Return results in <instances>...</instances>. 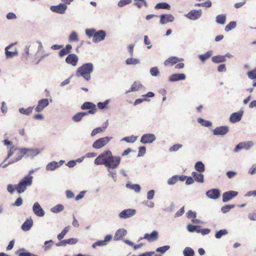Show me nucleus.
<instances>
[{"label":"nucleus","mask_w":256,"mask_h":256,"mask_svg":"<svg viewBox=\"0 0 256 256\" xmlns=\"http://www.w3.org/2000/svg\"><path fill=\"white\" fill-rule=\"evenodd\" d=\"M81 109L82 110H89L88 112H80L77 113L72 117V120L75 122H80L82 118L88 114H94L97 110L96 106L91 102H85L81 106Z\"/></svg>","instance_id":"obj_1"},{"label":"nucleus","mask_w":256,"mask_h":256,"mask_svg":"<svg viewBox=\"0 0 256 256\" xmlns=\"http://www.w3.org/2000/svg\"><path fill=\"white\" fill-rule=\"evenodd\" d=\"M94 70V65L92 63H86L78 68L76 72L77 77H82L85 80L88 81L91 78L90 74Z\"/></svg>","instance_id":"obj_2"},{"label":"nucleus","mask_w":256,"mask_h":256,"mask_svg":"<svg viewBox=\"0 0 256 256\" xmlns=\"http://www.w3.org/2000/svg\"><path fill=\"white\" fill-rule=\"evenodd\" d=\"M32 173V171L30 172L28 176H24L17 185H16L15 189L18 193L24 192L28 186L32 185L33 178L30 174Z\"/></svg>","instance_id":"obj_3"},{"label":"nucleus","mask_w":256,"mask_h":256,"mask_svg":"<svg viewBox=\"0 0 256 256\" xmlns=\"http://www.w3.org/2000/svg\"><path fill=\"white\" fill-rule=\"evenodd\" d=\"M86 34L89 38H93V42H97L104 40L106 36V33L104 30H100L98 32L95 29H87Z\"/></svg>","instance_id":"obj_4"},{"label":"nucleus","mask_w":256,"mask_h":256,"mask_svg":"<svg viewBox=\"0 0 256 256\" xmlns=\"http://www.w3.org/2000/svg\"><path fill=\"white\" fill-rule=\"evenodd\" d=\"M112 154L110 150H104L95 159L94 164L96 165H104L106 167Z\"/></svg>","instance_id":"obj_5"},{"label":"nucleus","mask_w":256,"mask_h":256,"mask_svg":"<svg viewBox=\"0 0 256 256\" xmlns=\"http://www.w3.org/2000/svg\"><path fill=\"white\" fill-rule=\"evenodd\" d=\"M13 154H16L17 156L15 159L12 162H10L8 164H12V162H16L20 160L24 156H25L24 148H14V146L10 148L8 154L6 159L10 158Z\"/></svg>","instance_id":"obj_6"},{"label":"nucleus","mask_w":256,"mask_h":256,"mask_svg":"<svg viewBox=\"0 0 256 256\" xmlns=\"http://www.w3.org/2000/svg\"><path fill=\"white\" fill-rule=\"evenodd\" d=\"M112 138L111 136L102 138L96 140L92 144V148L95 149H100L106 145Z\"/></svg>","instance_id":"obj_7"},{"label":"nucleus","mask_w":256,"mask_h":256,"mask_svg":"<svg viewBox=\"0 0 256 256\" xmlns=\"http://www.w3.org/2000/svg\"><path fill=\"white\" fill-rule=\"evenodd\" d=\"M121 161V158L120 156H114L112 154L108 160L106 168L114 169L118 167Z\"/></svg>","instance_id":"obj_8"},{"label":"nucleus","mask_w":256,"mask_h":256,"mask_svg":"<svg viewBox=\"0 0 256 256\" xmlns=\"http://www.w3.org/2000/svg\"><path fill=\"white\" fill-rule=\"evenodd\" d=\"M67 8V6L64 4H60L57 6H52L50 7V10L54 12L63 14L65 12Z\"/></svg>","instance_id":"obj_9"},{"label":"nucleus","mask_w":256,"mask_h":256,"mask_svg":"<svg viewBox=\"0 0 256 256\" xmlns=\"http://www.w3.org/2000/svg\"><path fill=\"white\" fill-rule=\"evenodd\" d=\"M78 56L74 54H69L66 58V63L73 66H76L78 64Z\"/></svg>","instance_id":"obj_10"},{"label":"nucleus","mask_w":256,"mask_h":256,"mask_svg":"<svg viewBox=\"0 0 256 256\" xmlns=\"http://www.w3.org/2000/svg\"><path fill=\"white\" fill-rule=\"evenodd\" d=\"M252 145L253 143L252 142H240L236 146L234 152H238L239 150L242 149L248 150Z\"/></svg>","instance_id":"obj_11"},{"label":"nucleus","mask_w":256,"mask_h":256,"mask_svg":"<svg viewBox=\"0 0 256 256\" xmlns=\"http://www.w3.org/2000/svg\"><path fill=\"white\" fill-rule=\"evenodd\" d=\"M238 194V192L236 191L230 190L224 192L222 194V201L224 202H228L232 198L236 197Z\"/></svg>","instance_id":"obj_12"},{"label":"nucleus","mask_w":256,"mask_h":256,"mask_svg":"<svg viewBox=\"0 0 256 256\" xmlns=\"http://www.w3.org/2000/svg\"><path fill=\"white\" fill-rule=\"evenodd\" d=\"M202 15L201 10H192L186 16L192 20H196L200 17Z\"/></svg>","instance_id":"obj_13"},{"label":"nucleus","mask_w":256,"mask_h":256,"mask_svg":"<svg viewBox=\"0 0 256 256\" xmlns=\"http://www.w3.org/2000/svg\"><path fill=\"white\" fill-rule=\"evenodd\" d=\"M136 210L134 209L124 210L120 212L119 216L122 218H127L134 215Z\"/></svg>","instance_id":"obj_14"},{"label":"nucleus","mask_w":256,"mask_h":256,"mask_svg":"<svg viewBox=\"0 0 256 256\" xmlns=\"http://www.w3.org/2000/svg\"><path fill=\"white\" fill-rule=\"evenodd\" d=\"M32 210L34 214L38 216H43L44 215V212L40 206V204L36 202L32 207Z\"/></svg>","instance_id":"obj_15"},{"label":"nucleus","mask_w":256,"mask_h":256,"mask_svg":"<svg viewBox=\"0 0 256 256\" xmlns=\"http://www.w3.org/2000/svg\"><path fill=\"white\" fill-rule=\"evenodd\" d=\"M156 140L154 134H144L140 139V142L143 144L152 143Z\"/></svg>","instance_id":"obj_16"},{"label":"nucleus","mask_w":256,"mask_h":256,"mask_svg":"<svg viewBox=\"0 0 256 256\" xmlns=\"http://www.w3.org/2000/svg\"><path fill=\"white\" fill-rule=\"evenodd\" d=\"M182 60L176 56H171L164 61V64L166 66H172Z\"/></svg>","instance_id":"obj_17"},{"label":"nucleus","mask_w":256,"mask_h":256,"mask_svg":"<svg viewBox=\"0 0 256 256\" xmlns=\"http://www.w3.org/2000/svg\"><path fill=\"white\" fill-rule=\"evenodd\" d=\"M49 104L48 100L47 98H43L40 100L38 102V104L35 108L36 112L42 111L44 108L47 106Z\"/></svg>","instance_id":"obj_18"},{"label":"nucleus","mask_w":256,"mask_h":256,"mask_svg":"<svg viewBox=\"0 0 256 256\" xmlns=\"http://www.w3.org/2000/svg\"><path fill=\"white\" fill-rule=\"evenodd\" d=\"M112 238V236L110 234L106 235L103 240H98L92 244V248H95L97 246H103L107 244Z\"/></svg>","instance_id":"obj_19"},{"label":"nucleus","mask_w":256,"mask_h":256,"mask_svg":"<svg viewBox=\"0 0 256 256\" xmlns=\"http://www.w3.org/2000/svg\"><path fill=\"white\" fill-rule=\"evenodd\" d=\"M228 126H221L216 127L213 130L214 135H224L228 131Z\"/></svg>","instance_id":"obj_20"},{"label":"nucleus","mask_w":256,"mask_h":256,"mask_svg":"<svg viewBox=\"0 0 256 256\" xmlns=\"http://www.w3.org/2000/svg\"><path fill=\"white\" fill-rule=\"evenodd\" d=\"M144 238L148 242H151L156 240L158 238V232L156 230H154L150 234H146L140 240Z\"/></svg>","instance_id":"obj_21"},{"label":"nucleus","mask_w":256,"mask_h":256,"mask_svg":"<svg viewBox=\"0 0 256 256\" xmlns=\"http://www.w3.org/2000/svg\"><path fill=\"white\" fill-rule=\"evenodd\" d=\"M160 18V22L162 24H166L169 22H172L174 19V16L171 14H162Z\"/></svg>","instance_id":"obj_22"},{"label":"nucleus","mask_w":256,"mask_h":256,"mask_svg":"<svg viewBox=\"0 0 256 256\" xmlns=\"http://www.w3.org/2000/svg\"><path fill=\"white\" fill-rule=\"evenodd\" d=\"M243 112H238L232 114L230 118V120L232 123L239 122L242 118Z\"/></svg>","instance_id":"obj_23"},{"label":"nucleus","mask_w":256,"mask_h":256,"mask_svg":"<svg viewBox=\"0 0 256 256\" xmlns=\"http://www.w3.org/2000/svg\"><path fill=\"white\" fill-rule=\"evenodd\" d=\"M206 195L212 199H216L220 196V192L218 189H212L206 192Z\"/></svg>","instance_id":"obj_24"},{"label":"nucleus","mask_w":256,"mask_h":256,"mask_svg":"<svg viewBox=\"0 0 256 256\" xmlns=\"http://www.w3.org/2000/svg\"><path fill=\"white\" fill-rule=\"evenodd\" d=\"M186 76L184 74H174L171 75L168 78L170 82H176L185 80Z\"/></svg>","instance_id":"obj_25"},{"label":"nucleus","mask_w":256,"mask_h":256,"mask_svg":"<svg viewBox=\"0 0 256 256\" xmlns=\"http://www.w3.org/2000/svg\"><path fill=\"white\" fill-rule=\"evenodd\" d=\"M108 125V121H106L104 125L102 127L97 128L95 129H94L91 132V136H94L96 134L98 133L102 132L105 130L107 128Z\"/></svg>","instance_id":"obj_26"},{"label":"nucleus","mask_w":256,"mask_h":256,"mask_svg":"<svg viewBox=\"0 0 256 256\" xmlns=\"http://www.w3.org/2000/svg\"><path fill=\"white\" fill-rule=\"evenodd\" d=\"M72 49V46L70 44L66 45L64 48L62 49L58 52V56L60 58H62L64 56L69 54Z\"/></svg>","instance_id":"obj_27"},{"label":"nucleus","mask_w":256,"mask_h":256,"mask_svg":"<svg viewBox=\"0 0 256 256\" xmlns=\"http://www.w3.org/2000/svg\"><path fill=\"white\" fill-rule=\"evenodd\" d=\"M78 242V239L76 238H70L67 240H62L60 242L57 246H66V244H76Z\"/></svg>","instance_id":"obj_28"},{"label":"nucleus","mask_w":256,"mask_h":256,"mask_svg":"<svg viewBox=\"0 0 256 256\" xmlns=\"http://www.w3.org/2000/svg\"><path fill=\"white\" fill-rule=\"evenodd\" d=\"M32 225V219L27 220L22 224L21 228L24 231H28L30 229Z\"/></svg>","instance_id":"obj_29"},{"label":"nucleus","mask_w":256,"mask_h":256,"mask_svg":"<svg viewBox=\"0 0 256 256\" xmlns=\"http://www.w3.org/2000/svg\"><path fill=\"white\" fill-rule=\"evenodd\" d=\"M25 156L27 157H34L39 153L38 149H26L24 148Z\"/></svg>","instance_id":"obj_30"},{"label":"nucleus","mask_w":256,"mask_h":256,"mask_svg":"<svg viewBox=\"0 0 256 256\" xmlns=\"http://www.w3.org/2000/svg\"><path fill=\"white\" fill-rule=\"evenodd\" d=\"M126 234V231L124 229H119L115 234L114 240H119L122 238Z\"/></svg>","instance_id":"obj_31"},{"label":"nucleus","mask_w":256,"mask_h":256,"mask_svg":"<svg viewBox=\"0 0 256 256\" xmlns=\"http://www.w3.org/2000/svg\"><path fill=\"white\" fill-rule=\"evenodd\" d=\"M12 46V44L6 46L5 51H6V56L8 58H11L17 54V52L16 50L14 51H9L8 49Z\"/></svg>","instance_id":"obj_32"},{"label":"nucleus","mask_w":256,"mask_h":256,"mask_svg":"<svg viewBox=\"0 0 256 256\" xmlns=\"http://www.w3.org/2000/svg\"><path fill=\"white\" fill-rule=\"evenodd\" d=\"M142 86V85L139 82H134L132 85L130 89L128 91L126 92V94H128L131 92L137 91L139 90Z\"/></svg>","instance_id":"obj_33"},{"label":"nucleus","mask_w":256,"mask_h":256,"mask_svg":"<svg viewBox=\"0 0 256 256\" xmlns=\"http://www.w3.org/2000/svg\"><path fill=\"white\" fill-rule=\"evenodd\" d=\"M192 176L196 181L199 182H204V175L202 174L194 172L192 173Z\"/></svg>","instance_id":"obj_34"},{"label":"nucleus","mask_w":256,"mask_h":256,"mask_svg":"<svg viewBox=\"0 0 256 256\" xmlns=\"http://www.w3.org/2000/svg\"><path fill=\"white\" fill-rule=\"evenodd\" d=\"M60 164L56 162H50L46 167V170H54L56 168L59 167Z\"/></svg>","instance_id":"obj_35"},{"label":"nucleus","mask_w":256,"mask_h":256,"mask_svg":"<svg viewBox=\"0 0 256 256\" xmlns=\"http://www.w3.org/2000/svg\"><path fill=\"white\" fill-rule=\"evenodd\" d=\"M226 60V58L224 56H216L212 58V61L214 63H220L224 62Z\"/></svg>","instance_id":"obj_36"},{"label":"nucleus","mask_w":256,"mask_h":256,"mask_svg":"<svg viewBox=\"0 0 256 256\" xmlns=\"http://www.w3.org/2000/svg\"><path fill=\"white\" fill-rule=\"evenodd\" d=\"M196 170L199 172L204 171V166L202 162H198L195 164Z\"/></svg>","instance_id":"obj_37"},{"label":"nucleus","mask_w":256,"mask_h":256,"mask_svg":"<svg viewBox=\"0 0 256 256\" xmlns=\"http://www.w3.org/2000/svg\"><path fill=\"white\" fill-rule=\"evenodd\" d=\"M183 254L184 256H194V252L191 248L186 247L184 249Z\"/></svg>","instance_id":"obj_38"},{"label":"nucleus","mask_w":256,"mask_h":256,"mask_svg":"<svg viewBox=\"0 0 256 256\" xmlns=\"http://www.w3.org/2000/svg\"><path fill=\"white\" fill-rule=\"evenodd\" d=\"M226 16L224 14H219L216 17V22L217 23L224 24L226 22Z\"/></svg>","instance_id":"obj_39"},{"label":"nucleus","mask_w":256,"mask_h":256,"mask_svg":"<svg viewBox=\"0 0 256 256\" xmlns=\"http://www.w3.org/2000/svg\"><path fill=\"white\" fill-rule=\"evenodd\" d=\"M170 8V6L166 2L158 3L155 6L156 9L163 8V9L169 10Z\"/></svg>","instance_id":"obj_40"},{"label":"nucleus","mask_w":256,"mask_h":256,"mask_svg":"<svg viewBox=\"0 0 256 256\" xmlns=\"http://www.w3.org/2000/svg\"><path fill=\"white\" fill-rule=\"evenodd\" d=\"M33 107H28V108H20L19 109V112L20 114L26 115H28L32 112Z\"/></svg>","instance_id":"obj_41"},{"label":"nucleus","mask_w":256,"mask_h":256,"mask_svg":"<svg viewBox=\"0 0 256 256\" xmlns=\"http://www.w3.org/2000/svg\"><path fill=\"white\" fill-rule=\"evenodd\" d=\"M134 4L138 8H140L143 5L147 6V3L145 0H134Z\"/></svg>","instance_id":"obj_42"},{"label":"nucleus","mask_w":256,"mask_h":256,"mask_svg":"<svg viewBox=\"0 0 256 256\" xmlns=\"http://www.w3.org/2000/svg\"><path fill=\"white\" fill-rule=\"evenodd\" d=\"M63 209H64L63 206L62 204H58L56 205L54 207H53L51 209V210L52 212H53L54 213H58V212H59L62 211L63 210Z\"/></svg>","instance_id":"obj_43"},{"label":"nucleus","mask_w":256,"mask_h":256,"mask_svg":"<svg viewBox=\"0 0 256 256\" xmlns=\"http://www.w3.org/2000/svg\"><path fill=\"white\" fill-rule=\"evenodd\" d=\"M139 62H140V61L138 59L134 58H128L126 61V63L128 65L136 64H138Z\"/></svg>","instance_id":"obj_44"},{"label":"nucleus","mask_w":256,"mask_h":256,"mask_svg":"<svg viewBox=\"0 0 256 256\" xmlns=\"http://www.w3.org/2000/svg\"><path fill=\"white\" fill-rule=\"evenodd\" d=\"M196 6H202L206 8H210L212 6V2L210 1H206L202 3L196 4L194 5Z\"/></svg>","instance_id":"obj_45"},{"label":"nucleus","mask_w":256,"mask_h":256,"mask_svg":"<svg viewBox=\"0 0 256 256\" xmlns=\"http://www.w3.org/2000/svg\"><path fill=\"white\" fill-rule=\"evenodd\" d=\"M227 234L228 231L226 230H221L216 232L215 236L216 238H220L222 236L226 235Z\"/></svg>","instance_id":"obj_46"},{"label":"nucleus","mask_w":256,"mask_h":256,"mask_svg":"<svg viewBox=\"0 0 256 256\" xmlns=\"http://www.w3.org/2000/svg\"><path fill=\"white\" fill-rule=\"evenodd\" d=\"M198 122H200L202 126L208 127L212 126V122L208 120H204L201 118L198 119Z\"/></svg>","instance_id":"obj_47"},{"label":"nucleus","mask_w":256,"mask_h":256,"mask_svg":"<svg viewBox=\"0 0 256 256\" xmlns=\"http://www.w3.org/2000/svg\"><path fill=\"white\" fill-rule=\"evenodd\" d=\"M236 26V22H230L226 27L225 30L226 32H229L232 29L234 28Z\"/></svg>","instance_id":"obj_48"},{"label":"nucleus","mask_w":256,"mask_h":256,"mask_svg":"<svg viewBox=\"0 0 256 256\" xmlns=\"http://www.w3.org/2000/svg\"><path fill=\"white\" fill-rule=\"evenodd\" d=\"M234 204H230V205H226L224 206H223L222 208V212L223 213H226L228 212L232 208H234Z\"/></svg>","instance_id":"obj_49"},{"label":"nucleus","mask_w":256,"mask_h":256,"mask_svg":"<svg viewBox=\"0 0 256 256\" xmlns=\"http://www.w3.org/2000/svg\"><path fill=\"white\" fill-rule=\"evenodd\" d=\"M211 54L210 52H208L204 54L200 55L199 58L202 61L204 62L208 59L211 56Z\"/></svg>","instance_id":"obj_50"},{"label":"nucleus","mask_w":256,"mask_h":256,"mask_svg":"<svg viewBox=\"0 0 256 256\" xmlns=\"http://www.w3.org/2000/svg\"><path fill=\"white\" fill-rule=\"evenodd\" d=\"M69 40L70 42H77L78 40L77 34L74 32H72L69 36Z\"/></svg>","instance_id":"obj_51"},{"label":"nucleus","mask_w":256,"mask_h":256,"mask_svg":"<svg viewBox=\"0 0 256 256\" xmlns=\"http://www.w3.org/2000/svg\"><path fill=\"white\" fill-rule=\"evenodd\" d=\"M178 180V176H174L169 178L168 180V183L170 185H172L175 184Z\"/></svg>","instance_id":"obj_52"},{"label":"nucleus","mask_w":256,"mask_h":256,"mask_svg":"<svg viewBox=\"0 0 256 256\" xmlns=\"http://www.w3.org/2000/svg\"><path fill=\"white\" fill-rule=\"evenodd\" d=\"M248 77L252 80L256 78V68L248 72L247 74Z\"/></svg>","instance_id":"obj_53"},{"label":"nucleus","mask_w":256,"mask_h":256,"mask_svg":"<svg viewBox=\"0 0 256 256\" xmlns=\"http://www.w3.org/2000/svg\"><path fill=\"white\" fill-rule=\"evenodd\" d=\"M182 145L181 144H175L169 148V151L170 152H176L182 148Z\"/></svg>","instance_id":"obj_54"},{"label":"nucleus","mask_w":256,"mask_h":256,"mask_svg":"<svg viewBox=\"0 0 256 256\" xmlns=\"http://www.w3.org/2000/svg\"><path fill=\"white\" fill-rule=\"evenodd\" d=\"M136 140V137L134 136H130L124 137L122 138L123 140L126 142H134Z\"/></svg>","instance_id":"obj_55"},{"label":"nucleus","mask_w":256,"mask_h":256,"mask_svg":"<svg viewBox=\"0 0 256 256\" xmlns=\"http://www.w3.org/2000/svg\"><path fill=\"white\" fill-rule=\"evenodd\" d=\"M169 248H170V246H161V247L158 248L156 249V251L157 252H161L162 254H164L166 250H168Z\"/></svg>","instance_id":"obj_56"},{"label":"nucleus","mask_w":256,"mask_h":256,"mask_svg":"<svg viewBox=\"0 0 256 256\" xmlns=\"http://www.w3.org/2000/svg\"><path fill=\"white\" fill-rule=\"evenodd\" d=\"M150 72L152 76H156L158 75L159 70L156 67H153L150 68Z\"/></svg>","instance_id":"obj_57"},{"label":"nucleus","mask_w":256,"mask_h":256,"mask_svg":"<svg viewBox=\"0 0 256 256\" xmlns=\"http://www.w3.org/2000/svg\"><path fill=\"white\" fill-rule=\"evenodd\" d=\"M200 228L199 226H193V225L190 224H188L187 226V229H188V230L190 232H194L195 230H196V228Z\"/></svg>","instance_id":"obj_58"},{"label":"nucleus","mask_w":256,"mask_h":256,"mask_svg":"<svg viewBox=\"0 0 256 256\" xmlns=\"http://www.w3.org/2000/svg\"><path fill=\"white\" fill-rule=\"evenodd\" d=\"M187 217L189 218H196V212H193L191 210H188L186 213Z\"/></svg>","instance_id":"obj_59"},{"label":"nucleus","mask_w":256,"mask_h":256,"mask_svg":"<svg viewBox=\"0 0 256 256\" xmlns=\"http://www.w3.org/2000/svg\"><path fill=\"white\" fill-rule=\"evenodd\" d=\"M132 0H120L118 2V6L120 7H122L126 4H130Z\"/></svg>","instance_id":"obj_60"},{"label":"nucleus","mask_w":256,"mask_h":256,"mask_svg":"<svg viewBox=\"0 0 256 256\" xmlns=\"http://www.w3.org/2000/svg\"><path fill=\"white\" fill-rule=\"evenodd\" d=\"M146 152V148L144 146H141L139 148L138 156H144Z\"/></svg>","instance_id":"obj_61"},{"label":"nucleus","mask_w":256,"mask_h":256,"mask_svg":"<svg viewBox=\"0 0 256 256\" xmlns=\"http://www.w3.org/2000/svg\"><path fill=\"white\" fill-rule=\"evenodd\" d=\"M108 104V100H106L104 102H100L98 104V106L100 109H103L106 106V105Z\"/></svg>","instance_id":"obj_62"},{"label":"nucleus","mask_w":256,"mask_h":256,"mask_svg":"<svg viewBox=\"0 0 256 256\" xmlns=\"http://www.w3.org/2000/svg\"><path fill=\"white\" fill-rule=\"evenodd\" d=\"M53 244V242L52 240L46 241L44 242V249H48Z\"/></svg>","instance_id":"obj_63"},{"label":"nucleus","mask_w":256,"mask_h":256,"mask_svg":"<svg viewBox=\"0 0 256 256\" xmlns=\"http://www.w3.org/2000/svg\"><path fill=\"white\" fill-rule=\"evenodd\" d=\"M18 256H38V255H36L30 252H20L18 254Z\"/></svg>","instance_id":"obj_64"}]
</instances>
